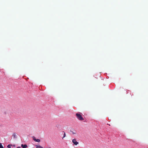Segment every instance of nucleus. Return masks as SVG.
I'll return each mask as SVG.
<instances>
[{
	"label": "nucleus",
	"mask_w": 148,
	"mask_h": 148,
	"mask_svg": "<svg viewBox=\"0 0 148 148\" xmlns=\"http://www.w3.org/2000/svg\"><path fill=\"white\" fill-rule=\"evenodd\" d=\"M76 115L77 118L78 120L80 121H83L84 120L82 116L81 113H77L76 114Z\"/></svg>",
	"instance_id": "nucleus-1"
},
{
	"label": "nucleus",
	"mask_w": 148,
	"mask_h": 148,
	"mask_svg": "<svg viewBox=\"0 0 148 148\" xmlns=\"http://www.w3.org/2000/svg\"><path fill=\"white\" fill-rule=\"evenodd\" d=\"M72 142L74 144L76 145L79 144L78 142L76 141L75 139H74L72 140Z\"/></svg>",
	"instance_id": "nucleus-2"
},
{
	"label": "nucleus",
	"mask_w": 148,
	"mask_h": 148,
	"mask_svg": "<svg viewBox=\"0 0 148 148\" xmlns=\"http://www.w3.org/2000/svg\"><path fill=\"white\" fill-rule=\"evenodd\" d=\"M34 138H33V140L34 141H35L36 142H40V139H36V138H35L34 137Z\"/></svg>",
	"instance_id": "nucleus-3"
},
{
	"label": "nucleus",
	"mask_w": 148,
	"mask_h": 148,
	"mask_svg": "<svg viewBox=\"0 0 148 148\" xmlns=\"http://www.w3.org/2000/svg\"><path fill=\"white\" fill-rule=\"evenodd\" d=\"M21 147L23 148H26L27 147V145H23L22 144L21 145Z\"/></svg>",
	"instance_id": "nucleus-4"
},
{
	"label": "nucleus",
	"mask_w": 148,
	"mask_h": 148,
	"mask_svg": "<svg viewBox=\"0 0 148 148\" xmlns=\"http://www.w3.org/2000/svg\"><path fill=\"white\" fill-rule=\"evenodd\" d=\"M36 148H43L42 146L40 145H36Z\"/></svg>",
	"instance_id": "nucleus-5"
},
{
	"label": "nucleus",
	"mask_w": 148,
	"mask_h": 148,
	"mask_svg": "<svg viewBox=\"0 0 148 148\" xmlns=\"http://www.w3.org/2000/svg\"><path fill=\"white\" fill-rule=\"evenodd\" d=\"M13 136L14 138H16V134L15 133H14L13 135H12Z\"/></svg>",
	"instance_id": "nucleus-6"
},
{
	"label": "nucleus",
	"mask_w": 148,
	"mask_h": 148,
	"mask_svg": "<svg viewBox=\"0 0 148 148\" xmlns=\"http://www.w3.org/2000/svg\"><path fill=\"white\" fill-rule=\"evenodd\" d=\"M12 146V145L9 144L7 146V147H8V148H10Z\"/></svg>",
	"instance_id": "nucleus-7"
},
{
	"label": "nucleus",
	"mask_w": 148,
	"mask_h": 148,
	"mask_svg": "<svg viewBox=\"0 0 148 148\" xmlns=\"http://www.w3.org/2000/svg\"><path fill=\"white\" fill-rule=\"evenodd\" d=\"M63 132L64 133V134L63 135V136L62 137V139L63 138H64L66 136L65 133L64 131Z\"/></svg>",
	"instance_id": "nucleus-8"
},
{
	"label": "nucleus",
	"mask_w": 148,
	"mask_h": 148,
	"mask_svg": "<svg viewBox=\"0 0 148 148\" xmlns=\"http://www.w3.org/2000/svg\"><path fill=\"white\" fill-rule=\"evenodd\" d=\"M0 148H4L1 143H0Z\"/></svg>",
	"instance_id": "nucleus-9"
},
{
	"label": "nucleus",
	"mask_w": 148,
	"mask_h": 148,
	"mask_svg": "<svg viewBox=\"0 0 148 148\" xmlns=\"http://www.w3.org/2000/svg\"><path fill=\"white\" fill-rule=\"evenodd\" d=\"M73 134H75V133L74 132H73L71 131Z\"/></svg>",
	"instance_id": "nucleus-10"
},
{
	"label": "nucleus",
	"mask_w": 148,
	"mask_h": 148,
	"mask_svg": "<svg viewBox=\"0 0 148 148\" xmlns=\"http://www.w3.org/2000/svg\"><path fill=\"white\" fill-rule=\"evenodd\" d=\"M12 146H13L14 147H15V145H12Z\"/></svg>",
	"instance_id": "nucleus-11"
},
{
	"label": "nucleus",
	"mask_w": 148,
	"mask_h": 148,
	"mask_svg": "<svg viewBox=\"0 0 148 148\" xmlns=\"http://www.w3.org/2000/svg\"><path fill=\"white\" fill-rule=\"evenodd\" d=\"M17 148H21L20 147H18Z\"/></svg>",
	"instance_id": "nucleus-12"
}]
</instances>
